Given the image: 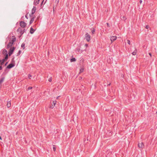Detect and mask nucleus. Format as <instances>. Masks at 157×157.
<instances>
[{"instance_id":"nucleus-3","label":"nucleus","mask_w":157,"mask_h":157,"mask_svg":"<svg viewBox=\"0 0 157 157\" xmlns=\"http://www.w3.org/2000/svg\"><path fill=\"white\" fill-rule=\"evenodd\" d=\"M15 49V48L14 47L10 48L8 53L9 56H10L13 53Z\"/></svg>"},{"instance_id":"nucleus-45","label":"nucleus","mask_w":157,"mask_h":157,"mask_svg":"<svg viewBox=\"0 0 157 157\" xmlns=\"http://www.w3.org/2000/svg\"><path fill=\"white\" fill-rule=\"evenodd\" d=\"M0 140H2V138L0 136Z\"/></svg>"},{"instance_id":"nucleus-42","label":"nucleus","mask_w":157,"mask_h":157,"mask_svg":"<svg viewBox=\"0 0 157 157\" xmlns=\"http://www.w3.org/2000/svg\"><path fill=\"white\" fill-rule=\"evenodd\" d=\"M60 97V96H58V97H57L56 99H58Z\"/></svg>"},{"instance_id":"nucleus-35","label":"nucleus","mask_w":157,"mask_h":157,"mask_svg":"<svg viewBox=\"0 0 157 157\" xmlns=\"http://www.w3.org/2000/svg\"><path fill=\"white\" fill-rule=\"evenodd\" d=\"M25 18L27 19H28V15L27 14H26L25 15Z\"/></svg>"},{"instance_id":"nucleus-21","label":"nucleus","mask_w":157,"mask_h":157,"mask_svg":"<svg viewBox=\"0 0 157 157\" xmlns=\"http://www.w3.org/2000/svg\"><path fill=\"white\" fill-rule=\"evenodd\" d=\"M5 61V60L4 59H3L2 60H1V61L0 63L1 64V65H2L4 64Z\"/></svg>"},{"instance_id":"nucleus-47","label":"nucleus","mask_w":157,"mask_h":157,"mask_svg":"<svg viewBox=\"0 0 157 157\" xmlns=\"http://www.w3.org/2000/svg\"><path fill=\"white\" fill-rule=\"evenodd\" d=\"M83 51L82 50L81 51V52L82 53L83 52Z\"/></svg>"},{"instance_id":"nucleus-23","label":"nucleus","mask_w":157,"mask_h":157,"mask_svg":"<svg viewBox=\"0 0 157 157\" xmlns=\"http://www.w3.org/2000/svg\"><path fill=\"white\" fill-rule=\"evenodd\" d=\"M6 55V56L4 59L5 60H6L8 59V54H6V55Z\"/></svg>"},{"instance_id":"nucleus-6","label":"nucleus","mask_w":157,"mask_h":157,"mask_svg":"<svg viewBox=\"0 0 157 157\" xmlns=\"http://www.w3.org/2000/svg\"><path fill=\"white\" fill-rule=\"evenodd\" d=\"M13 44V42H12V41H10L8 44L7 45L6 48L8 49L10 48Z\"/></svg>"},{"instance_id":"nucleus-17","label":"nucleus","mask_w":157,"mask_h":157,"mask_svg":"<svg viewBox=\"0 0 157 157\" xmlns=\"http://www.w3.org/2000/svg\"><path fill=\"white\" fill-rule=\"evenodd\" d=\"M5 79V77H3L2 78L0 79V85L1 84H2L4 81Z\"/></svg>"},{"instance_id":"nucleus-16","label":"nucleus","mask_w":157,"mask_h":157,"mask_svg":"<svg viewBox=\"0 0 157 157\" xmlns=\"http://www.w3.org/2000/svg\"><path fill=\"white\" fill-rule=\"evenodd\" d=\"M91 32L93 34H94L95 32V30L94 28H92L91 29Z\"/></svg>"},{"instance_id":"nucleus-12","label":"nucleus","mask_w":157,"mask_h":157,"mask_svg":"<svg viewBox=\"0 0 157 157\" xmlns=\"http://www.w3.org/2000/svg\"><path fill=\"white\" fill-rule=\"evenodd\" d=\"M117 39V37L115 36H113L111 37L110 40L112 42L116 40Z\"/></svg>"},{"instance_id":"nucleus-9","label":"nucleus","mask_w":157,"mask_h":157,"mask_svg":"<svg viewBox=\"0 0 157 157\" xmlns=\"http://www.w3.org/2000/svg\"><path fill=\"white\" fill-rule=\"evenodd\" d=\"M73 121L75 122L76 121H77L78 117L77 115L75 114H74L73 116Z\"/></svg>"},{"instance_id":"nucleus-36","label":"nucleus","mask_w":157,"mask_h":157,"mask_svg":"<svg viewBox=\"0 0 157 157\" xmlns=\"http://www.w3.org/2000/svg\"><path fill=\"white\" fill-rule=\"evenodd\" d=\"M33 15H31V14H29V17H31V18L32 17H33Z\"/></svg>"},{"instance_id":"nucleus-13","label":"nucleus","mask_w":157,"mask_h":157,"mask_svg":"<svg viewBox=\"0 0 157 157\" xmlns=\"http://www.w3.org/2000/svg\"><path fill=\"white\" fill-rule=\"evenodd\" d=\"M36 29H33L32 27H31L30 29V32L31 34H33L34 33V32L35 31Z\"/></svg>"},{"instance_id":"nucleus-10","label":"nucleus","mask_w":157,"mask_h":157,"mask_svg":"<svg viewBox=\"0 0 157 157\" xmlns=\"http://www.w3.org/2000/svg\"><path fill=\"white\" fill-rule=\"evenodd\" d=\"M53 104H52V105H51L50 107L51 108L53 109L54 108V107L55 106V105H56V101H53Z\"/></svg>"},{"instance_id":"nucleus-7","label":"nucleus","mask_w":157,"mask_h":157,"mask_svg":"<svg viewBox=\"0 0 157 157\" xmlns=\"http://www.w3.org/2000/svg\"><path fill=\"white\" fill-rule=\"evenodd\" d=\"M138 147L140 148H142L144 147V145L143 142L138 143Z\"/></svg>"},{"instance_id":"nucleus-2","label":"nucleus","mask_w":157,"mask_h":157,"mask_svg":"<svg viewBox=\"0 0 157 157\" xmlns=\"http://www.w3.org/2000/svg\"><path fill=\"white\" fill-rule=\"evenodd\" d=\"M15 66V64L13 63H10L6 67L5 70V71H6L7 69H10L13 67Z\"/></svg>"},{"instance_id":"nucleus-30","label":"nucleus","mask_w":157,"mask_h":157,"mask_svg":"<svg viewBox=\"0 0 157 157\" xmlns=\"http://www.w3.org/2000/svg\"><path fill=\"white\" fill-rule=\"evenodd\" d=\"M48 81L49 82H51L52 81V77H51L50 78H49V79L48 80Z\"/></svg>"},{"instance_id":"nucleus-34","label":"nucleus","mask_w":157,"mask_h":157,"mask_svg":"<svg viewBox=\"0 0 157 157\" xmlns=\"http://www.w3.org/2000/svg\"><path fill=\"white\" fill-rule=\"evenodd\" d=\"M149 28V27L148 25H147L146 26L145 28L146 29H148Z\"/></svg>"},{"instance_id":"nucleus-43","label":"nucleus","mask_w":157,"mask_h":157,"mask_svg":"<svg viewBox=\"0 0 157 157\" xmlns=\"http://www.w3.org/2000/svg\"><path fill=\"white\" fill-rule=\"evenodd\" d=\"M44 0H43V1H42V2H41V4L42 5L43 4V2H44Z\"/></svg>"},{"instance_id":"nucleus-44","label":"nucleus","mask_w":157,"mask_h":157,"mask_svg":"<svg viewBox=\"0 0 157 157\" xmlns=\"http://www.w3.org/2000/svg\"><path fill=\"white\" fill-rule=\"evenodd\" d=\"M14 59V57H13L12 59V61H13Z\"/></svg>"},{"instance_id":"nucleus-29","label":"nucleus","mask_w":157,"mask_h":157,"mask_svg":"<svg viewBox=\"0 0 157 157\" xmlns=\"http://www.w3.org/2000/svg\"><path fill=\"white\" fill-rule=\"evenodd\" d=\"M28 76L29 79H31V77H32V76L30 74H29L28 75Z\"/></svg>"},{"instance_id":"nucleus-41","label":"nucleus","mask_w":157,"mask_h":157,"mask_svg":"<svg viewBox=\"0 0 157 157\" xmlns=\"http://www.w3.org/2000/svg\"><path fill=\"white\" fill-rule=\"evenodd\" d=\"M7 63H8V62H6V63H5V66H6L7 65Z\"/></svg>"},{"instance_id":"nucleus-39","label":"nucleus","mask_w":157,"mask_h":157,"mask_svg":"<svg viewBox=\"0 0 157 157\" xmlns=\"http://www.w3.org/2000/svg\"><path fill=\"white\" fill-rule=\"evenodd\" d=\"M107 26L108 27H109V23H107Z\"/></svg>"},{"instance_id":"nucleus-11","label":"nucleus","mask_w":157,"mask_h":157,"mask_svg":"<svg viewBox=\"0 0 157 157\" xmlns=\"http://www.w3.org/2000/svg\"><path fill=\"white\" fill-rule=\"evenodd\" d=\"M40 0H34L33 4L35 6L37 5L39 3Z\"/></svg>"},{"instance_id":"nucleus-33","label":"nucleus","mask_w":157,"mask_h":157,"mask_svg":"<svg viewBox=\"0 0 157 157\" xmlns=\"http://www.w3.org/2000/svg\"><path fill=\"white\" fill-rule=\"evenodd\" d=\"M127 43L128 44H129V45H130V41L129 40H127Z\"/></svg>"},{"instance_id":"nucleus-18","label":"nucleus","mask_w":157,"mask_h":157,"mask_svg":"<svg viewBox=\"0 0 157 157\" xmlns=\"http://www.w3.org/2000/svg\"><path fill=\"white\" fill-rule=\"evenodd\" d=\"M2 52H3V54L4 55H6V54H7V51L5 49H4L3 50Z\"/></svg>"},{"instance_id":"nucleus-38","label":"nucleus","mask_w":157,"mask_h":157,"mask_svg":"<svg viewBox=\"0 0 157 157\" xmlns=\"http://www.w3.org/2000/svg\"><path fill=\"white\" fill-rule=\"evenodd\" d=\"M142 0H140V4H141V3H142Z\"/></svg>"},{"instance_id":"nucleus-25","label":"nucleus","mask_w":157,"mask_h":157,"mask_svg":"<svg viewBox=\"0 0 157 157\" xmlns=\"http://www.w3.org/2000/svg\"><path fill=\"white\" fill-rule=\"evenodd\" d=\"M25 44H24V43H22L21 45V47L23 48V49H24L25 48Z\"/></svg>"},{"instance_id":"nucleus-15","label":"nucleus","mask_w":157,"mask_h":157,"mask_svg":"<svg viewBox=\"0 0 157 157\" xmlns=\"http://www.w3.org/2000/svg\"><path fill=\"white\" fill-rule=\"evenodd\" d=\"M35 17H32L31 18V20H30V21L29 22V24L31 25L34 21V19Z\"/></svg>"},{"instance_id":"nucleus-4","label":"nucleus","mask_w":157,"mask_h":157,"mask_svg":"<svg viewBox=\"0 0 157 157\" xmlns=\"http://www.w3.org/2000/svg\"><path fill=\"white\" fill-rule=\"evenodd\" d=\"M85 39L87 41H89L90 40V36L87 33H86L85 34Z\"/></svg>"},{"instance_id":"nucleus-48","label":"nucleus","mask_w":157,"mask_h":157,"mask_svg":"<svg viewBox=\"0 0 157 157\" xmlns=\"http://www.w3.org/2000/svg\"><path fill=\"white\" fill-rule=\"evenodd\" d=\"M110 84V83L109 84L108 86H109Z\"/></svg>"},{"instance_id":"nucleus-27","label":"nucleus","mask_w":157,"mask_h":157,"mask_svg":"<svg viewBox=\"0 0 157 157\" xmlns=\"http://www.w3.org/2000/svg\"><path fill=\"white\" fill-rule=\"evenodd\" d=\"M56 145H53V150L55 151L56 150Z\"/></svg>"},{"instance_id":"nucleus-46","label":"nucleus","mask_w":157,"mask_h":157,"mask_svg":"<svg viewBox=\"0 0 157 157\" xmlns=\"http://www.w3.org/2000/svg\"><path fill=\"white\" fill-rule=\"evenodd\" d=\"M123 18H125V20L126 19V18H125V17H124V16L123 17Z\"/></svg>"},{"instance_id":"nucleus-20","label":"nucleus","mask_w":157,"mask_h":157,"mask_svg":"<svg viewBox=\"0 0 157 157\" xmlns=\"http://www.w3.org/2000/svg\"><path fill=\"white\" fill-rule=\"evenodd\" d=\"M84 70V69L83 67H81L80 69L79 73H81L83 72Z\"/></svg>"},{"instance_id":"nucleus-24","label":"nucleus","mask_w":157,"mask_h":157,"mask_svg":"<svg viewBox=\"0 0 157 157\" xmlns=\"http://www.w3.org/2000/svg\"><path fill=\"white\" fill-rule=\"evenodd\" d=\"M7 107L8 108H9V107H10V106H11V103H10V102H8V103H7Z\"/></svg>"},{"instance_id":"nucleus-22","label":"nucleus","mask_w":157,"mask_h":157,"mask_svg":"<svg viewBox=\"0 0 157 157\" xmlns=\"http://www.w3.org/2000/svg\"><path fill=\"white\" fill-rule=\"evenodd\" d=\"M80 50V49L79 48H77L75 49V52H79Z\"/></svg>"},{"instance_id":"nucleus-8","label":"nucleus","mask_w":157,"mask_h":157,"mask_svg":"<svg viewBox=\"0 0 157 157\" xmlns=\"http://www.w3.org/2000/svg\"><path fill=\"white\" fill-rule=\"evenodd\" d=\"M36 10V8L35 6H33V8L31 10V15H33Z\"/></svg>"},{"instance_id":"nucleus-31","label":"nucleus","mask_w":157,"mask_h":157,"mask_svg":"<svg viewBox=\"0 0 157 157\" xmlns=\"http://www.w3.org/2000/svg\"><path fill=\"white\" fill-rule=\"evenodd\" d=\"M84 46L86 48V49H85V50H86V48L88 46V44H85Z\"/></svg>"},{"instance_id":"nucleus-32","label":"nucleus","mask_w":157,"mask_h":157,"mask_svg":"<svg viewBox=\"0 0 157 157\" xmlns=\"http://www.w3.org/2000/svg\"><path fill=\"white\" fill-rule=\"evenodd\" d=\"M32 89V87H31V86H29L28 87V90H31Z\"/></svg>"},{"instance_id":"nucleus-26","label":"nucleus","mask_w":157,"mask_h":157,"mask_svg":"<svg viewBox=\"0 0 157 157\" xmlns=\"http://www.w3.org/2000/svg\"><path fill=\"white\" fill-rule=\"evenodd\" d=\"M21 51L19 50L18 53H17V56H19L21 54Z\"/></svg>"},{"instance_id":"nucleus-40","label":"nucleus","mask_w":157,"mask_h":157,"mask_svg":"<svg viewBox=\"0 0 157 157\" xmlns=\"http://www.w3.org/2000/svg\"><path fill=\"white\" fill-rule=\"evenodd\" d=\"M2 69V66H0V70Z\"/></svg>"},{"instance_id":"nucleus-1","label":"nucleus","mask_w":157,"mask_h":157,"mask_svg":"<svg viewBox=\"0 0 157 157\" xmlns=\"http://www.w3.org/2000/svg\"><path fill=\"white\" fill-rule=\"evenodd\" d=\"M17 31L20 33L22 35L24 34V33L26 32L25 29H22L20 28H18L17 29Z\"/></svg>"},{"instance_id":"nucleus-14","label":"nucleus","mask_w":157,"mask_h":157,"mask_svg":"<svg viewBox=\"0 0 157 157\" xmlns=\"http://www.w3.org/2000/svg\"><path fill=\"white\" fill-rule=\"evenodd\" d=\"M16 40V38L15 36H12V40L11 41L12 42H13V44L14 42H15Z\"/></svg>"},{"instance_id":"nucleus-28","label":"nucleus","mask_w":157,"mask_h":157,"mask_svg":"<svg viewBox=\"0 0 157 157\" xmlns=\"http://www.w3.org/2000/svg\"><path fill=\"white\" fill-rule=\"evenodd\" d=\"M136 51H137L136 50L134 52H133L132 53V54L133 55H136Z\"/></svg>"},{"instance_id":"nucleus-37","label":"nucleus","mask_w":157,"mask_h":157,"mask_svg":"<svg viewBox=\"0 0 157 157\" xmlns=\"http://www.w3.org/2000/svg\"><path fill=\"white\" fill-rule=\"evenodd\" d=\"M149 54L151 57L152 55H151V53H150V52L149 53Z\"/></svg>"},{"instance_id":"nucleus-19","label":"nucleus","mask_w":157,"mask_h":157,"mask_svg":"<svg viewBox=\"0 0 157 157\" xmlns=\"http://www.w3.org/2000/svg\"><path fill=\"white\" fill-rule=\"evenodd\" d=\"M76 61V59L75 58H73L70 59V61L72 62H75Z\"/></svg>"},{"instance_id":"nucleus-5","label":"nucleus","mask_w":157,"mask_h":157,"mask_svg":"<svg viewBox=\"0 0 157 157\" xmlns=\"http://www.w3.org/2000/svg\"><path fill=\"white\" fill-rule=\"evenodd\" d=\"M26 23L23 21H21L20 22V26L22 28H24L26 26Z\"/></svg>"}]
</instances>
